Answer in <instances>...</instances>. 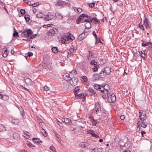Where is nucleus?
<instances>
[{"instance_id":"nucleus-1","label":"nucleus","mask_w":152,"mask_h":152,"mask_svg":"<svg viewBox=\"0 0 152 152\" xmlns=\"http://www.w3.org/2000/svg\"><path fill=\"white\" fill-rule=\"evenodd\" d=\"M75 39L74 37L70 33H68L65 35V38H62L61 39V43L66 44L69 43L68 41H72Z\"/></svg>"},{"instance_id":"nucleus-2","label":"nucleus","mask_w":152,"mask_h":152,"mask_svg":"<svg viewBox=\"0 0 152 152\" xmlns=\"http://www.w3.org/2000/svg\"><path fill=\"white\" fill-rule=\"evenodd\" d=\"M139 27V28L143 31L145 30V27L146 28H148L149 27L148 22L147 18H145V19L143 22H141L140 23Z\"/></svg>"},{"instance_id":"nucleus-3","label":"nucleus","mask_w":152,"mask_h":152,"mask_svg":"<svg viewBox=\"0 0 152 152\" xmlns=\"http://www.w3.org/2000/svg\"><path fill=\"white\" fill-rule=\"evenodd\" d=\"M107 97L108 101L110 103H113L116 100V98L115 95L114 94H107Z\"/></svg>"},{"instance_id":"nucleus-4","label":"nucleus","mask_w":152,"mask_h":152,"mask_svg":"<svg viewBox=\"0 0 152 152\" xmlns=\"http://www.w3.org/2000/svg\"><path fill=\"white\" fill-rule=\"evenodd\" d=\"M84 17L87 18H91L90 16H88V15L85 14H82L78 18L77 20V21L78 23H79L80 22H83L84 21H83V18Z\"/></svg>"},{"instance_id":"nucleus-5","label":"nucleus","mask_w":152,"mask_h":152,"mask_svg":"<svg viewBox=\"0 0 152 152\" xmlns=\"http://www.w3.org/2000/svg\"><path fill=\"white\" fill-rule=\"evenodd\" d=\"M139 113H140L139 117L140 119L142 121H143L146 118V113H143L142 111H139Z\"/></svg>"},{"instance_id":"nucleus-6","label":"nucleus","mask_w":152,"mask_h":152,"mask_svg":"<svg viewBox=\"0 0 152 152\" xmlns=\"http://www.w3.org/2000/svg\"><path fill=\"white\" fill-rule=\"evenodd\" d=\"M77 123L78 126L81 127L83 128L86 125V121L82 120H79Z\"/></svg>"},{"instance_id":"nucleus-7","label":"nucleus","mask_w":152,"mask_h":152,"mask_svg":"<svg viewBox=\"0 0 152 152\" xmlns=\"http://www.w3.org/2000/svg\"><path fill=\"white\" fill-rule=\"evenodd\" d=\"M78 79L77 78H71L70 80L69 83L72 86H75L77 84Z\"/></svg>"},{"instance_id":"nucleus-8","label":"nucleus","mask_w":152,"mask_h":152,"mask_svg":"<svg viewBox=\"0 0 152 152\" xmlns=\"http://www.w3.org/2000/svg\"><path fill=\"white\" fill-rule=\"evenodd\" d=\"M111 68L109 67H106L102 69L103 70V72H104L105 74H105L106 75H107L110 74L111 71Z\"/></svg>"},{"instance_id":"nucleus-9","label":"nucleus","mask_w":152,"mask_h":152,"mask_svg":"<svg viewBox=\"0 0 152 152\" xmlns=\"http://www.w3.org/2000/svg\"><path fill=\"white\" fill-rule=\"evenodd\" d=\"M11 133V136L14 139H17L20 137L19 134L16 132H12Z\"/></svg>"},{"instance_id":"nucleus-10","label":"nucleus","mask_w":152,"mask_h":152,"mask_svg":"<svg viewBox=\"0 0 152 152\" xmlns=\"http://www.w3.org/2000/svg\"><path fill=\"white\" fill-rule=\"evenodd\" d=\"M89 144L86 142H82L79 144V146L83 148H88Z\"/></svg>"},{"instance_id":"nucleus-11","label":"nucleus","mask_w":152,"mask_h":152,"mask_svg":"<svg viewBox=\"0 0 152 152\" xmlns=\"http://www.w3.org/2000/svg\"><path fill=\"white\" fill-rule=\"evenodd\" d=\"M55 16L53 15H47L45 17L44 19L46 21H49L53 18Z\"/></svg>"},{"instance_id":"nucleus-12","label":"nucleus","mask_w":152,"mask_h":152,"mask_svg":"<svg viewBox=\"0 0 152 152\" xmlns=\"http://www.w3.org/2000/svg\"><path fill=\"white\" fill-rule=\"evenodd\" d=\"M88 91L89 93L91 94V96H93L94 97L96 96L97 94L96 93L93 89L90 88L88 89Z\"/></svg>"},{"instance_id":"nucleus-13","label":"nucleus","mask_w":152,"mask_h":152,"mask_svg":"<svg viewBox=\"0 0 152 152\" xmlns=\"http://www.w3.org/2000/svg\"><path fill=\"white\" fill-rule=\"evenodd\" d=\"M0 98L4 101H7L9 99V96L7 95L0 94Z\"/></svg>"},{"instance_id":"nucleus-14","label":"nucleus","mask_w":152,"mask_h":152,"mask_svg":"<svg viewBox=\"0 0 152 152\" xmlns=\"http://www.w3.org/2000/svg\"><path fill=\"white\" fill-rule=\"evenodd\" d=\"M105 74L104 72H103V70L102 69L101 72L99 74V76L101 78H104L107 76Z\"/></svg>"},{"instance_id":"nucleus-15","label":"nucleus","mask_w":152,"mask_h":152,"mask_svg":"<svg viewBox=\"0 0 152 152\" xmlns=\"http://www.w3.org/2000/svg\"><path fill=\"white\" fill-rule=\"evenodd\" d=\"M96 106V111L97 113L100 112L101 110V108L99 103H96L95 104Z\"/></svg>"},{"instance_id":"nucleus-16","label":"nucleus","mask_w":152,"mask_h":152,"mask_svg":"<svg viewBox=\"0 0 152 152\" xmlns=\"http://www.w3.org/2000/svg\"><path fill=\"white\" fill-rule=\"evenodd\" d=\"M85 33H83L81 34H80L78 37V39L80 40H83L84 38L85 37Z\"/></svg>"},{"instance_id":"nucleus-17","label":"nucleus","mask_w":152,"mask_h":152,"mask_svg":"<svg viewBox=\"0 0 152 152\" xmlns=\"http://www.w3.org/2000/svg\"><path fill=\"white\" fill-rule=\"evenodd\" d=\"M92 149L94 151V152H102L103 151V149L102 148H95Z\"/></svg>"},{"instance_id":"nucleus-18","label":"nucleus","mask_w":152,"mask_h":152,"mask_svg":"<svg viewBox=\"0 0 152 152\" xmlns=\"http://www.w3.org/2000/svg\"><path fill=\"white\" fill-rule=\"evenodd\" d=\"M24 80L25 82L28 85H31L32 83L31 79L29 78H26Z\"/></svg>"},{"instance_id":"nucleus-19","label":"nucleus","mask_w":152,"mask_h":152,"mask_svg":"<svg viewBox=\"0 0 152 152\" xmlns=\"http://www.w3.org/2000/svg\"><path fill=\"white\" fill-rule=\"evenodd\" d=\"M102 86H101L100 85H98L97 84H95L94 85V88L98 90H99V89H101L102 88Z\"/></svg>"},{"instance_id":"nucleus-20","label":"nucleus","mask_w":152,"mask_h":152,"mask_svg":"<svg viewBox=\"0 0 152 152\" xmlns=\"http://www.w3.org/2000/svg\"><path fill=\"white\" fill-rule=\"evenodd\" d=\"M41 132L42 134L45 137H46L48 135V133L46 132L42 128L41 129Z\"/></svg>"},{"instance_id":"nucleus-21","label":"nucleus","mask_w":152,"mask_h":152,"mask_svg":"<svg viewBox=\"0 0 152 152\" xmlns=\"http://www.w3.org/2000/svg\"><path fill=\"white\" fill-rule=\"evenodd\" d=\"M79 90L80 88L78 86L76 87L75 88L74 91V93L75 95H77L78 93H77V92L79 91Z\"/></svg>"},{"instance_id":"nucleus-22","label":"nucleus","mask_w":152,"mask_h":152,"mask_svg":"<svg viewBox=\"0 0 152 152\" xmlns=\"http://www.w3.org/2000/svg\"><path fill=\"white\" fill-rule=\"evenodd\" d=\"M6 131V129L5 126L2 124H0V132Z\"/></svg>"},{"instance_id":"nucleus-23","label":"nucleus","mask_w":152,"mask_h":152,"mask_svg":"<svg viewBox=\"0 0 152 152\" xmlns=\"http://www.w3.org/2000/svg\"><path fill=\"white\" fill-rule=\"evenodd\" d=\"M91 22L92 21H94L96 23H100V21L99 20H98L96 18L93 17L91 18Z\"/></svg>"},{"instance_id":"nucleus-24","label":"nucleus","mask_w":152,"mask_h":152,"mask_svg":"<svg viewBox=\"0 0 152 152\" xmlns=\"http://www.w3.org/2000/svg\"><path fill=\"white\" fill-rule=\"evenodd\" d=\"M140 122L141 124V126L143 128H145L147 126V123L146 122H143V121Z\"/></svg>"},{"instance_id":"nucleus-25","label":"nucleus","mask_w":152,"mask_h":152,"mask_svg":"<svg viewBox=\"0 0 152 152\" xmlns=\"http://www.w3.org/2000/svg\"><path fill=\"white\" fill-rule=\"evenodd\" d=\"M52 50L54 53H57L58 52V49L57 47H55L52 48Z\"/></svg>"},{"instance_id":"nucleus-26","label":"nucleus","mask_w":152,"mask_h":152,"mask_svg":"<svg viewBox=\"0 0 152 152\" xmlns=\"http://www.w3.org/2000/svg\"><path fill=\"white\" fill-rule=\"evenodd\" d=\"M12 122L16 124H17L19 122V120L17 119H13L12 120Z\"/></svg>"},{"instance_id":"nucleus-27","label":"nucleus","mask_w":152,"mask_h":152,"mask_svg":"<svg viewBox=\"0 0 152 152\" xmlns=\"http://www.w3.org/2000/svg\"><path fill=\"white\" fill-rule=\"evenodd\" d=\"M82 79H83V80L85 82V84L87 85V83H88L87 82L88 79L87 77L86 76H83L82 77Z\"/></svg>"},{"instance_id":"nucleus-28","label":"nucleus","mask_w":152,"mask_h":152,"mask_svg":"<svg viewBox=\"0 0 152 152\" xmlns=\"http://www.w3.org/2000/svg\"><path fill=\"white\" fill-rule=\"evenodd\" d=\"M56 18L59 19H62L63 18L62 15L58 13L56 14Z\"/></svg>"},{"instance_id":"nucleus-29","label":"nucleus","mask_w":152,"mask_h":152,"mask_svg":"<svg viewBox=\"0 0 152 152\" xmlns=\"http://www.w3.org/2000/svg\"><path fill=\"white\" fill-rule=\"evenodd\" d=\"M63 120H64V122L65 124H67L70 123L71 122V120L68 118H63Z\"/></svg>"},{"instance_id":"nucleus-30","label":"nucleus","mask_w":152,"mask_h":152,"mask_svg":"<svg viewBox=\"0 0 152 152\" xmlns=\"http://www.w3.org/2000/svg\"><path fill=\"white\" fill-rule=\"evenodd\" d=\"M36 16L38 18H40L43 17V14L41 12H39L37 13Z\"/></svg>"},{"instance_id":"nucleus-31","label":"nucleus","mask_w":152,"mask_h":152,"mask_svg":"<svg viewBox=\"0 0 152 152\" xmlns=\"http://www.w3.org/2000/svg\"><path fill=\"white\" fill-rule=\"evenodd\" d=\"M94 56V55L93 52L91 51H89V55L88 56V58H90L91 57H93Z\"/></svg>"},{"instance_id":"nucleus-32","label":"nucleus","mask_w":152,"mask_h":152,"mask_svg":"<svg viewBox=\"0 0 152 152\" xmlns=\"http://www.w3.org/2000/svg\"><path fill=\"white\" fill-rule=\"evenodd\" d=\"M48 32L50 35H53L55 33V31L53 29H51L49 30Z\"/></svg>"},{"instance_id":"nucleus-33","label":"nucleus","mask_w":152,"mask_h":152,"mask_svg":"<svg viewBox=\"0 0 152 152\" xmlns=\"http://www.w3.org/2000/svg\"><path fill=\"white\" fill-rule=\"evenodd\" d=\"M90 22H87L86 23L85 26L86 28H91V24Z\"/></svg>"},{"instance_id":"nucleus-34","label":"nucleus","mask_w":152,"mask_h":152,"mask_svg":"<svg viewBox=\"0 0 152 152\" xmlns=\"http://www.w3.org/2000/svg\"><path fill=\"white\" fill-rule=\"evenodd\" d=\"M99 68V65L95 66L94 67L92 68V70L94 72H96L97 71Z\"/></svg>"},{"instance_id":"nucleus-35","label":"nucleus","mask_w":152,"mask_h":152,"mask_svg":"<svg viewBox=\"0 0 152 152\" xmlns=\"http://www.w3.org/2000/svg\"><path fill=\"white\" fill-rule=\"evenodd\" d=\"M75 98L76 99H77L78 97L83 98L84 96V94H77L76 95H75Z\"/></svg>"},{"instance_id":"nucleus-36","label":"nucleus","mask_w":152,"mask_h":152,"mask_svg":"<svg viewBox=\"0 0 152 152\" xmlns=\"http://www.w3.org/2000/svg\"><path fill=\"white\" fill-rule=\"evenodd\" d=\"M90 64L94 65V66L98 65L97 64V62L94 60L90 62Z\"/></svg>"},{"instance_id":"nucleus-37","label":"nucleus","mask_w":152,"mask_h":152,"mask_svg":"<svg viewBox=\"0 0 152 152\" xmlns=\"http://www.w3.org/2000/svg\"><path fill=\"white\" fill-rule=\"evenodd\" d=\"M32 140L34 142L39 143V141L40 140L39 139L37 138H32Z\"/></svg>"},{"instance_id":"nucleus-38","label":"nucleus","mask_w":152,"mask_h":152,"mask_svg":"<svg viewBox=\"0 0 152 152\" xmlns=\"http://www.w3.org/2000/svg\"><path fill=\"white\" fill-rule=\"evenodd\" d=\"M24 18L27 22H28L30 19L29 15L27 14L25 15Z\"/></svg>"},{"instance_id":"nucleus-39","label":"nucleus","mask_w":152,"mask_h":152,"mask_svg":"<svg viewBox=\"0 0 152 152\" xmlns=\"http://www.w3.org/2000/svg\"><path fill=\"white\" fill-rule=\"evenodd\" d=\"M8 52L7 50H4V52L3 54V56L4 57H6L8 55Z\"/></svg>"},{"instance_id":"nucleus-40","label":"nucleus","mask_w":152,"mask_h":152,"mask_svg":"<svg viewBox=\"0 0 152 152\" xmlns=\"http://www.w3.org/2000/svg\"><path fill=\"white\" fill-rule=\"evenodd\" d=\"M88 133L91 134L94 137L96 135L95 133L94 132L93 130H89L88 131Z\"/></svg>"},{"instance_id":"nucleus-41","label":"nucleus","mask_w":152,"mask_h":152,"mask_svg":"<svg viewBox=\"0 0 152 152\" xmlns=\"http://www.w3.org/2000/svg\"><path fill=\"white\" fill-rule=\"evenodd\" d=\"M149 44H152V42H145L144 43H143L142 44V46L145 47L146 46L148 45Z\"/></svg>"},{"instance_id":"nucleus-42","label":"nucleus","mask_w":152,"mask_h":152,"mask_svg":"<svg viewBox=\"0 0 152 152\" xmlns=\"http://www.w3.org/2000/svg\"><path fill=\"white\" fill-rule=\"evenodd\" d=\"M141 125V124L140 123V122L139 121L137 123V131H140V125Z\"/></svg>"},{"instance_id":"nucleus-43","label":"nucleus","mask_w":152,"mask_h":152,"mask_svg":"<svg viewBox=\"0 0 152 152\" xmlns=\"http://www.w3.org/2000/svg\"><path fill=\"white\" fill-rule=\"evenodd\" d=\"M26 143L28 146L30 148H32L33 147H34V145H32L31 142H27Z\"/></svg>"},{"instance_id":"nucleus-44","label":"nucleus","mask_w":152,"mask_h":152,"mask_svg":"<svg viewBox=\"0 0 152 152\" xmlns=\"http://www.w3.org/2000/svg\"><path fill=\"white\" fill-rule=\"evenodd\" d=\"M105 86L104 87L102 86V88L104 89V90L105 92V93H106L107 94H108V93L109 92V90L108 89H105Z\"/></svg>"},{"instance_id":"nucleus-45","label":"nucleus","mask_w":152,"mask_h":152,"mask_svg":"<svg viewBox=\"0 0 152 152\" xmlns=\"http://www.w3.org/2000/svg\"><path fill=\"white\" fill-rule=\"evenodd\" d=\"M50 150H52L53 152H56L55 148L53 146H51L50 147Z\"/></svg>"},{"instance_id":"nucleus-46","label":"nucleus","mask_w":152,"mask_h":152,"mask_svg":"<svg viewBox=\"0 0 152 152\" xmlns=\"http://www.w3.org/2000/svg\"><path fill=\"white\" fill-rule=\"evenodd\" d=\"M93 125L96 126L97 123V121L96 120H95L93 119L92 121Z\"/></svg>"},{"instance_id":"nucleus-47","label":"nucleus","mask_w":152,"mask_h":152,"mask_svg":"<svg viewBox=\"0 0 152 152\" xmlns=\"http://www.w3.org/2000/svg\"><path fill=\"white\" fill-rule=\"evenodd\" d=\"M76 48H71L69 49V51L70 52L72 53V52H76Z\"/></svg>"},{"instance_id":"nucleus-48","label":"nucleus","mask_w":152,"mask_h":152,"mask_svg":"<svg viewBox=\"0 0 152 152\" xmlns=\"http://www.w3.org/2000/svg\"><path fill=\"white\" fill-rule=\"evenodd\" d=\"M43 90L45 91H48L49 90V88L47 86H45L43 88Z\"/></svg>"},{"instance_id":"nucleus-49","label":"nucleus","mask_w":152,"mask_h":152,"mask_svg":"<svg viewBox=\"0 0 152 152\" xmlns=\"http://www.w3.org/2000/svg\"><path fill=\"white\" fill-rule=\"evenodd\" d=\"M32 31L30 29H28L27 30L26 33L27 34H29V35H31L32 34Z\"/></svg>"},{"instance_id":"nucleus-50","label":"nucleus","mask_w":152,"mask_h":152,"mask_svg":"<svg viewBox=\"0 0 152 152\" xmlns=\"http://www.w3.org/2000/svg\"><path fill=\"white\" fill-rule=\"evenodd\" d=\"M13 36L15 37H18V33L16 31H14V32L13 33Z\"/></svg>"},{"instance_id":"nucleus-51","label":"nucleus","mask_w":152,"mask_h":152,"mask_svg":"<svg viewBox=\"0 0 152 152\" xmlns=\"http://www.w3.org/2000/svg\"><path fill=\"white\" fill-rule=\"evenodd\" d=\"M20 12L22 15H24L26 13L25 10L22 9L20 10Z\"/></svg>"},{"instance_id":"nucleus-52","label":"nucleus","mask_w":152,"mask_h":152,"mask_svg":"<svg viewBox=\"0 0 152 152\" xmlns=\"http://www.w3.org/2000/svg\"><path fill=\"white\" fill-rule=\"evenodd\" d=\"M91 22V18L90 19L89 18H88V19H85L84 21V22Z\"/></svg>"},{"instance_id":"nucleus-53","label":"nucleus","mask_w":152,"mask_h":152,"mask_svg":"<svg viewBox=\"0 0 152 152\" xmlns=\"http://www.w3.org/2000/svg\"><path fill=\"white\" fill-rule=\"evenodd\" d=\"M64 79L66 80V81H70V80L71 79V77H64Z\"/></svg>"},{"instance_id":"nucleus-54","label":"nucleus","mask_w":152,"mask_h":152,"mask_svg":"<svg viewBox=\"0 0 152 152\" xmlns=\"http://www.w3.org/2000/svg\"><path fill=\"white\" fill-rule=\"evenodd\" d=\"M95 3H92L89 4V6L90 7L93 8L95 5Z\"/></svg>"},{"instance_id":"nucleus-55","label":"nucleus","mask_w":152,"mask_h":152,"mask_svg":"<svg viewBox=\"0 0 152 152\" xmlns=\"http://www.w3.org/2000/svg\"><path fill=\"white\" fill-rule=\"evenodd\" d=\"M70 73H72V74H74L75 75L77 73L76 70H75V69H73V70H72L71 71Z\"/></svg>"},{"instance_id":"nucleus-56","label":"nucleus","mask_w":152,"mask_h":152,"mask_svg":"<svg viewBox=\"0 0 152 152\" xmlns=\"http://www.w3.org/2000/svg\"><path fill=\"white\" fill-rule=\"evenodd\" d=\"M39 3H34L32 4V6L34 7H36L39 5Z\"/></svg>"},{"instance_id":"nucleus-57","label":"nucleus","mask_w":152,"mask_h":152,"mask_svg":"<svg viewBox=\"0 0 152 152\" xmlns=\"http://www.w3.org/2000/svg\"><path fill=\"white\" fill-rule=\"evenodd\" d=\"M104 94L102 96V97L104 99H105L107 98V95H106V93H104Z\"/></svg>"},{"instance_id":"nucleus-58","label":"nucleus","mask_w":152,"mask_h":152,"mask_svg":"<svg viewBox=\"0 0 152 152\" xmlns=\"http://www.w3.org/2000/svg\"><path fill=\"white\" fill-rule=\"evenodd\" d=\"M77 11L79 13H81L82 11V9L80 8H78L77 9Z\"/></svg>"},{"instance_id":"nucleus-59","label":"nucleus","mask_w":152,"mask_h":152,"mask_svg":"<svg viewBox=\"0 0 152 152\" xmlns=\"http://www.w3.org/2000/svg\"><path fill=\"white\" fill-rule=\"evenodd\" d=\"M28 55L29 56H32L33 55L32 52H29L28 53Z\"/></svg>"},{"instance_id":"nucleus-60","label":"nucleus","mask_w":152,"mask_h":152,"mask_svg":"<svg viewBox=\"0 0 152 152\" xmlns=\"http://www.w3.org/2000/svg\"><path fill=\"white\" fill-rule=\"evenodd\" d=\"M26 1V3L28 5H31V3L30 1H29L27 0Z\"/></svg>"},{"instance_id":"nucleus-61","label":"nucleus","mask_w":152,"mask_h":152,"mask_svg":"<svg viewBox=\"0 0 152 152\" xmlns=\"http://www.w3.org/2000/svg\"><path fill=\"white\" fill-rule=\"evenodd\" d=\"M99 91H101L102 93H105V92L104 90V89H103L101 88V89H99Z\"/></svg>"},{"instance_id":"nucleus-62","label":"nucleus","mask_w":152,"mask_h":152,"mask_svg":"<svg viewBox=\"0 0 152 152\" xmlns=\"http://www.w3.org/2000/svg\"><path fill=\"white\" fill-rule=\"evenodd\" d=\"M93 35L95 36V37H96V38L97 39V35H96V32H95V31H94L93 32Z\"/></svg>"},{"instance_id":"nucleus-63","label":"nucleus","mask_w":152,"mask_h":152,"mask_svg":"<svg viewBox=\"0 0 152 152\" xmlns=\"http://www.w3.org/2000/svg\"><path fill=\"white\" fill-rule=\"evenodd\" d=\"M125 118V116L124 115H121L120 116V119L122 120H124Z\"/></svg>"},{"instance_id":"nucleus-64","label":"nucleus","mask_w":152,"mask_h":152,"mask_svg":"<svg viewBox=\"0 0 152 152\" xmlns=\"http://www.w3.org/2000/svg\"><path fill=\"white\" fill-rule=\"evenodd\" d=\"M140 56L143 58H144V59H145V54L144 53L142 54H141Z\"/></svg>"}]
</instances>
